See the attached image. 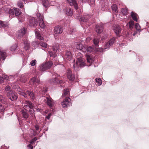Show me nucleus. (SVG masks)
<instances>
[{"label": "nucleus", "mask_w": 149, "mask_h": 149, "mask_svg": "<svg viewBox=\"0 0 149 149\" xmlns=\"http://www.w3.org/2000/svg\"><path fill=\"white\" fill-rule=\"evenodd\" d=\"M35 127L36 128V130H38L39 129V126L38 125H35Z\"/></svg>", "instance_id": "nucleus-60"}, {"label": "nucleus", "mask_w": 149, "mask_h": 149, "mask_svg": "<svg viewBox=\"0 0 149 149\" xmlns=\"http://www.w3.org/2000/svg\"><path fill=\"white\" fill-rule=\"evenodd\" d=\"M8 25V23L6 21L0 20V28L6 27Z\"/></svg>", "instance_id": "nucleus-26"}, {"label": "nucleus", "mask_w": 149, "mask_h": 149, "mask_svg": "<svg viewBox=\"0 0 149 149\" xmlns=\"http://www.w3.org/2000/svg\"><path fill=\"white\" fill-rule=\"evenodd\" d=\"M53 63L52 61H49L43 63L40 66V70L41 71H45L49 69L52 65Z\"/></svg>", "instance_id": "nucleus-4"}, {"label": "nucleus", "mask_w": 149, "mask_h": 149, "mask_svg": "<svg viewBox=\"0 0 149 149\" xmlns=\"http://www.w3.org/2000/svg\"><path fill=\"white\" fill-rule=\"evenodd\" d=\"M50 5L51 6H58L59 5L55 1H52L50 2Z\"/></svg>", "instance_id": "nucleus-48"}, {"label": "nucleus", "mask_w": 149, "mask_h": 149, "mask_svg": "<svg viewBox=\"0 0 149 149\" xmlns=\"http://www.w3.org/2000/svg\"><path fill=\"white\" fill-rule=\"evenodd\" d=\"M60 47L61 46H59L58 44H55L52 47L53 51L54 53H56L58 52H59L61 50Z\"/></svg>", "instance_id": "nucleus-21"}, {"label": "nucleus", "mask_w": 149, "mask_h": 149, "mask_svg": "<svg viewBox=\"0 0 149 149\" xmlns=\"http://www.w3.org/2000/svg\"><path fill=\"white\" fill-rule=\"evenodd\" d=\"M96 81L98 86L101 85L102 83V81L101 79L100 78H97L95 79Z\"/></svg>", "instance_id": "nucleus-42"}, {"label": "nucleus", "mask_w": 149, "mask_h": 149, "mask_svg": "<svg viewBox=\"0 0 149 149\" xmlns=\"http://www.w3.org/2000/svg\"><path fill=\"white\" fill-rule=\"evenodd\" d=\"M65 56L67 60H70L72 58V54L71 52L69 51L66 52Z\"/></svg>", "instance_id": "nucleus-27"}, {"label": "nucleus", "mask_w": 149, "mask_h": 149, "mask_svg": "<svg viewBox=\"0 0 149 149\" xmlns=\"http://www.w3.org/2000/svg\"><path fill=\"white\" fill-rule=\"evenodd\" d=\"M22 42L24 44L25 49L26 50H28L30 47V44L27 38L24 37L22 39Z\"/></svg>", "instance_id": "nucleus-15"}, {"label": "nucleus", "mask_w": 149, "mask_h": 149, "mask_svg": "<svg viewBox=\"0 0 149 149\" xmlns=\"http://www.w3.org/2000/svg\"><path fill=\"white\" fill-rule=\"evenodd\" d=\"M35 35L37 37V38L40 40H43V38L42 37L40 33L38 31H36L35 32Z\"/></svg>", "instance_id": "nucleus-29"}, {"label": "nucleus", "mask_w": 149, "mask_h": 149, "mask_svg": "<svg viewBox=\"0 0 149 149\" xmlns=\"http://www.w3.org/2000/svg\"><path fill=\"white\" fill-rule=\"evenodd\" d=\"M43 5L45 8L48 7L50 5L49 3L48 0H42Z\"/></svg>", "instance_id": "nucleus-31"}, {"label": "nucleus", "mask_w": 149, "mask_h": 149, "mask_svg": "<svg viewBox=\"0 0 149 149\" xmlns=\"http://www.w3.org/2000/svg\"><path fill=\"white\" fill-rule=\"evenodd\" d=\"M52 113H50L47 116H46V118H47V119L49 120L51 116H52Z\"/></svg>", "instance_id": "nucleus-57"}, {"label": "nucleus", "mask_w": 149, "mask_h": 149, "mask_svg": "<svg viewBox=\"0 0 149 149\" xmlns=\"http://www.w3.org/2000/svg\"><path fill=\"white\" fill-rule=\"evenodd\" d=\"M128 24L129 25L130 29L132 30L134 27V22L132 20L131 21L127 24V25Z\"/></svg>", "instance_id": "nucleus-34"}, {"label": "nucleus", "mask_w": 149, "mask_h": 149, "mask_svg": "<svg viewBox=\"0 0 149 149\" xmlns=\"http://www.w3.org/2000/svg\"><path fill=\"white\" fill-rule=\"evenodd\" d=\"M104 25L102 23L96 25L95 27V31L98 34L101 33L103 30Z\"/></svg>", "instance_id": "nucleus-8"}, {"label": "nucleus", "mask_w": 149, "mask_h": 149, "mask_svg": "<svg viewBox=\"0 0 149 149\" xmlns=\"http://www.w3.org/2000/svg\"><path fill=\"white\" fill-rule=\"evenodd\" d=\"M71 99L68 97H66L61 102V105L63 108H67L71 106L72 104L70 102Z\"/></svg>", "instance_id": "nucleus-5"}, {"label": "nucleus", "mask_w": 149, "mask_h": 149, "mask_svg": "<svg viewBox=\"0 0 149 149\" xmlns=\"http://www.w3.org/2000/svg\"><path fill=\"white\" fill-rule=\"evenodd\" d=\"M58 74L56 73H54L53 74V77L50 80V82L53 84H58L62 83V80H59L57 78L58 76Z\"/></svg>", "instance_id": "nucleus-7"}, {"label": "nucleus", "mask_w": 149, "mask_h": 149, "mask_svg": "<svg viewBox=\"0 0 149 149\" xmlns=\"http://www.w3.org/2000/svg\"><path fill=\"white\" fill-rule=\"evenodd\" d=\"M135 28L136 29L137 31H140L141 27L138 23H136L135 24Z\"/></svg>", "instance_id": "nucleus-50"}, {"label": "nucleus", "mask_w": 149, "mask_h": 149, "mask_svg": "<svg viewBox=\"0 0 149 149\" xmlns=\"http://www.w3.org/2000/svg\"><path fill=\"white\" fill-rule=\"evenodd\" d=\"M33 104L32 105V107H31L29 111H28L30 112L31 114L33 113L34 112V110L33 109Z\"/></svg>", "instance_id": "nucleus-53"}, {"label": "nucleus", "mask_w": 149, "mask_h": 149, "mask_svg": "<svg viewBox=\"0 0 149 149\" xmlns=\"http://www.w3.org/2000/svg\"><path fill=\"white\" fill-rule=\"evenodd\" d=\"M21 81L22 82L25 83L26 81V80L25 79L23 78H21L20 79Z\"/></svg>", "instance_id": "nucleus-63"}, {"label": "nucleus", "mask_w": 149, "mask_h": 149, "mask_svg": "<svg viewBox=\"0 0 149 149\" xmlns=\"http://www.w3.org/2000/svg\"><path fill=\"white\" fill-rule=\"evenodd\" d=\"M4 77H5L4 79H6V80H8V79L9 77H8L6 75V76H5Z\"/></svg>", "instance_id": "nucleus-64"}, {"label": "nucleus", "mask_w": 149, "mask_h": 149, "mask_svg": "<svg viewBox=\"0 0 149 149\" xmlns=\"http://www.w3.org/2000/svg\"><path fill=\"white\" fill-rule=\"evenodd\" d=\"M36 15L38 18L39 24L40 26L42 28H44L45 26V25L43 21V17L41 14L38 13H37Z\"/></svg>", "instance_id": "nucleus-6"}, {"label": "nucleus", "mask_w": 149, "mask_h": 149, "mask_svg": "<svg viewBox=\"0 0 149 149\" xmlns=\"http://www.w3.org/2000/svg\"><path fill=\"white\" fill-rule=\"evenodd\" d=\"M28 149H33V147L31 144H29L27 145Z\"/></svg>", "instance_id": "nucleus-58"}, {"label": "nucleus", "mask_w": 149, "mask_h": 149, "mask_svg": "<svg viewBox=\"0 0 149 149\" xmlns=\"http://www.w3.org/2000/svg\"><path fill=\"white\" fill-rule=\"evenodd\" d=\"M26 93L30 96L31 99H34L35 97L32 91L28 90L26 91Z\"/></svg>", "instance_id": "nucleus-28"}, {"label": "nucleus", "mask_w": 149, "mask_h": 149, "mask_svg": "<svg viewBox=\"0 0 149 149\" xmlns=\"http://www.w3.org/2000/svg\"><path fill=\"white\" fill-rule=\"evenodd\" d=\"M20 94L22 95L24 97H26L27 96V95H28V94L26 93H26L22 92L20 93Z\"/></svg>", "instance_id": "nucleus-54"}, {"label": "nucleus", "mask_w": 149, "mask_h": 149, "mask_svg": "<svg viewBox=\"0 0 149 149\" xmlns=\"http://www.w3.org/2000/svg\"><path fill=\"white\" fill-rule=\"evenodd\" d=\"M4 79L3 77H0V84L3 83Z\"/></svg>", "instance_id": "nucleus-61"}, {"label": "nucleus", "mask_w": 149, "mask_h": 149, "mask_svg": "<svg viewBox=\"0 0 149 149\" xmlns=\"http://www.w3.org/2000/svg\"><path fill=\"white\" fill-rule=\"evenodd\" d=\"M21 112L24 118L26 120L29 117L28 113L23 109L21 110Z\"/></svg>", "instance_id": "nucleus-22"}, {"label": "nucleus", "mask_w": 149, "mask_h": 149, "mask_svg": "<svg viewBox=\"0 0 149 149\" xmlns=\"http://www.w3.org/2000/svg\"><path fill=\"white\" fill-rule=\"evenodd\" d=\"M121 12L123 15H125L128 12L127 8H122L121 9Z\"/></svg>", "instance_id": "nucleus-45"}, {"label": "nucleus", "mask_w": 149, "mask_h": 149, "mask_svg": "<svg viewBox=\"0 0 149 149\" xmlns=\"http://www.w3.org/2000/svg\"><path fill=\"white\" fill-rule=\"evenodd\" d=\"M26 32V29L24 28L19 30L17 34V36L18 39H20L24 35Z\"/></svg>", "instance_id": "nucleus-13"}, {"label": "nucleus", "mask_w": 149, "mask_h": 149, "mask_svg": "<svg viewBox=\"0 0 149 149\" xmlns=\"http://www.w3.org/2000/svg\"><path fill=\"white\" fill-rule=\"evenodd\" d=\"M124 37L125 39H127L130 41H132L133 40L132 33L131 32L127 31L125 32V34L124 35Z\"/></svg>", "instance_id": "nucleus-18"}, {"label": "nucleus", "mask_w": 149, "mask_h": 149, "mask_svg": "<svg viewBox=\"0 0 149 149\" xmlns=\"http://www.w3.org/2000/svg\"><path fill=\"white\" fill-rule=\"evenodd\" d=\"M84 46L80 42L78 43L76 46L77 48V49L80 50H81L83 52V49L84 48Z\"/></svg>", "instance_id": "nucleus-32"}, {"label": "nucleus", "mask_w": 149, "mask_h": 149, "mask_svg": "<svg viewBox=\"0 0 149 149\" xmlns=\"http://www.w3.org/2000/svg\"><path fill=\"white\" fill-rule=\"evenodd\" d=\"M18 6L20 8H22L23 6V3L21 1H19L17 3Z\"/></svg>", "instance_id": "nucleus-51"}, {"label": "nucleus", "mask_w": 149, "mask_h": 149, "mask_svg": "<svg viewBox=\"0 0 149 149\" xmlns=\"http://www.w3.org/2000/svg\"><path fill=\"white\" fill-rule=\"evenodd\" d=\"M6 95L8 98L11 101L16 100L18 98L17 93L13 91L7 92L6 93Z\"/></svg>", "instance_id": "nucleus-3"}, {"label": "nucleus", "mask_w": 149, "mask_h": 149, "mask_svg": "<svg viewBox=\"0 0 149 149\" xmlns=\"http://www.w3.org/2000/svg\"><path fill=\"white\" fill-rule=\"evenodd\" d=\"M14 10L15 16H18L21 14V12L20 9L15 8Z\"/></svg>", "instance_id": "nucleus-37"}, {"label": "nucleus", "mask_w": 149, "mask_h": 149, "mask_svg": "<svg viewBox=\"0 0 149 149\" xmlns=\"http://www.w3.org/2000/svg\"><path fill=\"white\" fill-rule=\"evenodd\" d=\"M7 100V97L5 95H0V101L2 103L6 104Z\"/></svg>", "instance_id": "nucleus-25"}, {"label": "nucleus", "mask_w": 149, "mask_h": 149, "mask_svg": "<svg viewBox=\"0 0 149 149\" xmlns=\"http://www.w3.org/2000/svg\"><path fill=\"white\" fill-rule=\"evenodd\" d=\"M69 93V91L68 89H64L62 96L63 97H67Z\"/></svg>", "instance_id": "nucleus-39"}, {"label": "nucleus", "mask_w": 149, "mask_h": 149, "mask_svg": "<svg viewBox=\"0 0 149 149\" xmlns=\"http://www.w3.org/2000/svg\"><path fill=\"white\" fill-rule=\"evenodd\" d=\"M122 29L118 25H116L113 29V31L118 37L120 36V33H121Z\"/></svg>", "instance_id": "nucleus-12"}, {"label": "nucleus", "mask_w": 149, "mask_h": 149, "mask_svg": "<svg viewBox=\"0 0 149 149\" xmlns=\"http://www.w3.org/2000/svg\"><path fill=\"white\" fill-rule=\"evenodd\" d=\"M40 42L38 41H35L33 42L32 43V45L33 47H38Z\"/></svg>", "instance_id": "nucleus-41"}, {"label": "nucleus", "mask_w": 149, "mask_h": 149, "mask_svg": "<svg viewBox=\"0 0 149 149\" xmlns=\"http://www.w3.org/2000/svg\"><path fill=\"white\" fill-rule=\"evenodd\" d=\"M44 101H45L47 104L50 107H52L54 104L53 100L50 97H46Z\"/></svg>", "instance_id": "nucleus-17"}, {"label": "nucleus", "mask_w": 149, "mask_h": 149, "mask_svg": "<svg viewBox=\"0 0 149 149\" xmlns=\"http://www.w3.org/2000/svg\"><path fill=\"white\" fill-rule=\"evenodd\" d=\"M15 8H14L13 9L8 8V9L7 10H6V11H7H7H8V12L9 14L14 15L15 14Z\"/></svg>", "instance_id": "nucleus-38"}, {"label": "nucleus", "mask_w": 149, "mask_h": 149, "mask_svg": "<svg viewBox=\"0 0 149 149\" xmlns=\"http://www.w3.org/2000/svg\"><path fill=\"white\" fill-rule=\"evenodd\" d=\"M38 24V21L32 17H29V25L31 26L35 27Z\"/></svg>", "instance_id": "nucleus-10"}, {"label": "nucleus", "mask_w": 149, "mask_h": 149, "mask_svg": "<svg viewBox=\"0 0 149 149\" xmlns=\"http://www.w3.org/2000/svg\"><path fill=\"white\" fill-rule=\"evenodd\" d=\"M30 83L31 84L33 85L36 88H37L38 85L40 84V80L37 79L35 77L31 79L30 81Z\"/></svg>", "instance_id": "nucleus-9"}, {"label": "nucleus", "mask_w": 149, "mask_h": 149, "mask_svg": "<svg viewBox=\"0 0 149 149\" xmlns=\"http://www.w3.org/2000/svg\"><path fill=\"white\" fill-rule=\"evenodd\" d=\"M89 0H79V3H80L81 5H83V3L84 2H87Z\"/></svg>", "instance_id": "nucleus-56"}, {"label": "nucleus", "mask_w": 149, "mask_h": 149, "mask_svg": "<svg viewBox=\"0 0 149 149\" xmlns=\"http://www.w3.org/2000/svg\"><path fill=\"white\" fill-rule=\"evenodd\" d=\"M90 15L88 14L85 15L83 16L80 17H78V18L79 19V21H81L83 22H87L88 19L89 18Z\"/></svg>", "instance_id": "nucleus-20"}, {"label": "nucleus", "mask_w": 149, "mask_h": 149, "mask_svg": "<svg viewBox=\"0 0 149 149\" xmlns=\"http://www.w3.org/2000/svg\"><path fill=\"white\" fill-rule=\"evenodd\" d=\"M39 90L38 91L39 92L42 91L44 92H45L47 91V90H46V89L44 88V87L43 89L40 86H39Z\"/></svg>", "instance_id": "nucleus-52"}, {"label": "nucleus", "mask_w": 149, "mask_h": 149, "mask_svg": "<svg viewBox=\"0 0 149 149\" xmlns=\"http://www.w3.org/2000/svg\"><path fill=\"white\" fill-rule=\"evenodd\" d=\"M32 107L30 106L29 105H24L23 107L24 109L26 111H29L30 108L31 107Z\"/></svg>", "instance_id": "nucleus-47"}, {"label": "nucleus", "mask_w": 149, "mask_h": 149, "mask_svg": "<svg viewBox=\"0 0 149 149\" xmlns=\"http://www.w3.org/2000/svg\"><path fill=\"white\" fill-rule=\"evenodd\" d=\"M94 44L97 47L98 46V44L99 42V39L98 38H95L93 40Z\"/></svg>", "instance_id": "nucleus-33"}, {"label": "nucleus", "mask_w": 149, "mask_h": 149, "mask_svg": "<svg viewBox=\"0 0 149 149\" xmlns=\"http://www.w3.org/2000/svg\"><path fill=\"white\" fill-rule=\"evenodd\" d=\"M81 54L79 53L77 54V56H80L79 57H77V61L76 62V63L73 65V68L74 70L77 71L79 70V68H83L86 65L85 63L84 62V60L81 57Z\"/></svg>", "instance_id": "nucleus-2"}, {"label": "nucleus", "mask_w": 149, "mask_h": 149, "mask_svg": "<svg viewBox=\"0 0 149 149\" xmlns=\"http://www.w3.org/2000/svg\"><path fill=\"white\" fill-rule=\"evenodd\" d=\"M49 54L51 57H52L53 58L55 57L56 56V53L53 52L52 51H49L48 52Z\"/></svg>", "instance_id": "nucleus-43"}, {"label": "nucleus", "mask_w": 149, "mask_h": 149, "mask_svg": "<svg viewBox=\"0 0 149 149\" xmlns=\"http://www.w3.org/2000/svg\"><path fill=\"white\" fill-rule=\"evenodd\" d=\"M4 90L6 92V93L7 92H9L11 91H13L11 89V86L9 85L6 86L4 89Z\"/></svg>", "instance_id": "nucleus-40"}, {"label": "nucleus", "mask_w": 149, "mask_h": 149, "mask_svg": "<svg viewBox=\"0 0 149 149\" xmlns=\"http://www.w3.org/2000/svg\"><path fill=\"white\" fill-rule=\"evenodd\" d=\"M73 13V10L71 8L67 9L66 10V13L68 16H72Z\"/></svg>", "instance_id": "nucleus-30"}, {"label": "nucleus", "mask_w": 149, "mask_h": 149, "mask_svg": "<svg viewBox=\"0 0 149 149\" xmlns=\"http://www.w3.org/2000/svg\"><path fill=\"white\" fill-rule=\"evenodd\" d=\"M107 37V35H105V36H102V40H104L106 39Z\"/></svg>", "instance_id": "nucleus-62"}, {"label": "nucleus", "mask_w": 149, "mask_h": 149, "mask_svg": "<svg viewBox=\"0 0 149 149\" xmlns=\"http://www.w3.org/2000/svg\"><path fill=\"white\" fill-rule=\"evenodd\" d=\"M24 103L25 105H28L31 107L33 104L31 102L27 100L25 101Z\"/></svg>", "instance_id": "nucleus-44"}, {"label": "nucleus", "mask_w": 149, "mask_h": 149, "mask_svg": "<svg viewBox=\"0 0 149 149\" xmlns=\"http://www.w3.org/2000/svg\"><path fill=\"white\" fill-rule=\"evenodd\" d=\"M131 16L133 20L136 22H138V20L137 17L138 16L136 13L132 11L131 13Z\"/></svg>", "instance_id": "nucleus-24"}, {"label": "nucleus", "mask_w": 149, "mask_h": 149, "mask_svg": "<svg viewBox=\"0 0 149 149\" xmlns=\"http://www.w3.org/2000/svg\"><path fill=\"white\" fill-rule=\"evenodd\" d=\"M36 60L35 59L32 61L30 62L31 65L32 66H34L36 63Z\"/></svg>", "instance_id": "nucleus-55"}, {"label": "nucleus", "mask_w": 149, "mask_h": 149, "mask_svg": "<svg viewBox=\"0 0 149 149\" xmlns=\"http://www.w3.org/2000/svg\"><path fill=\"white\" fill-rule=\"evenodd\" d=\"M5 110V108L4 106L3 105L0 103V112L3 113Z\"/></svg>", "instance_id": "nucleus-46"}, {"label": "nucleus", "mask_w": 149, "mask_h": 149, "mask_svg": "<svg viewBox=\"0 0 149 149\" xmlns=\"http://www.w3.org/2000/svg\"><path fill=\"white\" fill-rule=\"evenodd\" d=\"M39 44L43 48H46L47 47V45L46 43L40 42Z\"/></svg>", "instance_id": "nucleus-49"}, {"label": "nucleus", "mask_w": 149, "mask_h": 149, "mask_svg": "<svg viewBox=\"0 0 149 149\" xmlns=\"http://www.w3.org/2000/svg\"><path fill=\"white\" fill-rule=\"evenodd\" d=\"M111 7L112 11H114L116 13L118 12L117 7L116 5L113 4L111 6Z\"/></svg>", "instance_id": "nucleus-36"}, {"label": "nucleus", "mask_w": 149, "mask_h": 149, "mask_svg": "<svg viewBox=\"0 0 149 149\" xmlns=\"http://www.w3.org/2000/svg\"><path fill=\"white\" fill-rule=\"evenodd\" d=\"M18 47L17 45L15 44L13 45L10 47V50L12 51H14L16 50V49Z\"/></svg>", "instance_id": "nucleus-35"}, {"label": "nucleus", "mask_w": 149, "mask_h": 149, "mask_svg": "<svg viewBox=\"0 0 149 149\" xmlns=\"http://www.w3.org/2000/svg\"><path fill=\"white\" fill-rule=\"evenodd\" d=\"M116 40L115 37H113L105 45L104 47V49L109 48L110 46L112 45Z\"/></svg>", "instance_id": "nucleus-11"}, {"label": "nucleus", "mask_w": 149, "mask_h": 149, "mask_svg": "<svg viewBox=\"0 0 149 149\" xmlns=\"http://www.w3.org/2000/svg\"><path fill=\"white\" fill-rule=\"evenodd\" d=\"M94 49V47L93 46H88L86 45L84 46L83 49V52L86 53L85 55L87 61L89 63L87 65L88 66H90L93 61L92 57L90 55V53L93 51Z\"/></svg>", "instance_id": "nucleus-1"}, {"label": "nucleus", "mask_w": 149, "mask_h": 149, "mask_svg": "<svg viewBox=\"0 0 149 149\" xmlns=\"http://www.w3.org/2000/svg\"><path fill=\"white\" fill-rule=\"evenodd\" d=\"M67 1L70 6H73L75 10L77 9V3L75 0H67Z\"/></svg>", "instance_id": "nucleus-19"}, {"label": "nucleus", "mask_w": 149, "mask_h": 149, "mask_svg": "<svg viewBox=\"0 0 149 149\" xmlns=\"http://www.w3.org/2000/svg\"><path fill=\"white\" fill-rule=\"evenodd\" d=\"M91 38L90 37H88L86 39V42H89L91 40Z\"/></svg>", "instance_id": "nucleus-59"}, {"label": "nucleus", "mask_w": 149, "mask_h": 149, "mask_svg": "<svg viewBox=\"0 0 149 149\" xmlns=\"http://www.w3.org/2000/svg\"><path fill=\"white\" fill-rule=\"evenodd\" d=\"M6 57V53L3 51H0V61L2 59L3 60H4Z\"/></svg>", "instance_id": "nucleus-23"}, {"label": "nucleus", "mask_w": 149, "mask_h": 149, "mask_svg": "<svg viewBox=\"0 0 149 149\" xmlns=\"http://www.w3.org/2000/svg\"><path fill=\"white\" fill-rule=\"evenodd\" d=\"M63 31V27L61 26H56L54 29V33L56 34L61 33Z\"/></svg>", "instance_id": "nucleus-16"}, {"label": "nucleus", "mask_w": 149, "mask_h": 149, "mask_svg": "<svg viewBox=\"0 0 149 149\" xmlns=\"http://www.w3.org/2000/svg\"><path fill=\"white\" fill-rule=\"evenodd\" d=\"M67 71V77L68 79L70 81H74L75 79L74 74L72 73L70 69H68Z\"/></svg>", "instance_id": "nucleus-14"}]
</instances>
